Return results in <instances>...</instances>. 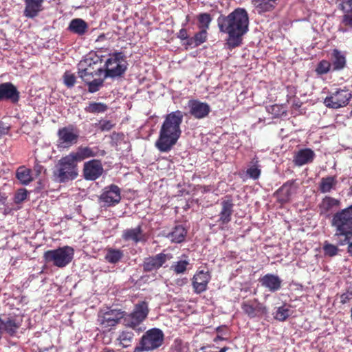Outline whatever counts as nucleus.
Returning a JSON list of instances; mask_svg holds the SVG:
<instances>
[{"label": "nucleus", "instance_id": "obj_9", "mask_svg": "<svg viewBox=\"0 0 352 352\" xmlns=\"http://www.w3.org/2000/svg\"><path fill=\"white\" fill-rule=\"evenodd\" d=\"M164 333L157 328L148 330L141 338L133 352L151 351L159 348L163 343Z\"/></svg>", "mask_w": 352, "mask_h": 352}, {"label": "nucleus", "instance_id": "obj_58", "mask_svg": "<svg viewBox=\"0 0 352 352\" xmlns=\"http://www.w3.org/2000/svg\"><path fill=\"white\" fill-rule=\"evenodd\" d=\"M301 107V102L299 100H294L292 104V108L295 110L298 109Z\"/></svg>", "mask_w": 352, "mask_h": 352}, {"label": "nucleus", "instance_id": "obj_2", "mask_svg": "<svg viewBox=\"0 0 352 352\" xmlns=\"http://www.w3.org/2000/svg\"><path fill=\"white\" fill-rule=\"evenodd\" d=\"M184 113L177 110L167 114L160 127L155 146L161 153H168L176 144L182 135L181 124Z\"/></svg>", "mask_w": 352, "mask_h": 352}, {"label": "nucleus", "instance_id": "obj_55", "mask_svg": "<svg viewBox=\"0 0 352 352\" xmlns=\"http://www.w3.org/2000/svg\"><path fill=\"white\" fill-rule=\"evenodd\" d=\"M351 299H352V292L344 293L340 296V302L342 304L346 303Z\"/></svg>", "mask_w": 352, "mask_h": 352}, {"label": "nucleus", "instance_id": "obj_27", "mask_svg": "<svg viewBox=\"0 0 352 352\" xmlns=\"http://www.w3.org/2000/svg\"><path fill=\"white\" fill-rule=\"evenodd\" d=\"M43 0H25L24 15L28 18H34L42 10Z\"/></svg>", "mask_w": 352, "mask_h": 352}, {"label": "nucleus", "instance_id": "obj_18", "mask_svg": "<svg viewBox=\"0 0 352 352\" xmlns=\"http://www.w3.org/2000/svg\"><path fill=\"white\" fill-rule=\"evenodd\" d=\"M19 98L20 93L12 82L0 84V101L8 100L15 104L19 102Z\"/></svg>", "mask_w": 352, "mask_h": 352}, {"label": "nucleus", "instance_id": "obj_35", "mask_svg": "<svg viewBox=\"0 0 352 352\" xmlns=\"http://www.w3.org/2000/svg\"><path fill=\"white\" fill-rule=\"evenodd\" d=\"M338 204V200L330 197H326L322 199L320 205V214H328Z\"/></svg>", "mask_w": 352, "mask_h": 352}, {"label": "nucleus", "instance_id": "obj_43", "mask_svg": "<svg viewBox=\"0 0 352 352\" xmlns=\"http://www.w3.org/2000/svg\"><path fill=\"white\" fill-rule=\"evenodd\" d=\"M105 78H94L90 80L87 85L88 86V91L90 93H95L98 91L103 85L104 80Z\"/></svg>", "mask_w": 352, "mask_h": 352}, {"label": "nucleus", "instance_id": "obj_14", "mask_svg": "<svg viewBox=\"0 0 352 352\" xmlns=\"http://www.w3.org/2000/svg\"><path fill=\"white\" fill-rule=\"evenodd\" d=\"M104 168L100 160H91L83 165V177L86 180L95 181L102 174Z\"/></svg>", "mask_w": 352, "mask_h": 352}, {"label": "nucleus", "instance_id": "obj_21", "mask_svg": "<svg viewBox=\"0 0 352 352\" xmlns=\"http://www.w3.org/2000/svg\"><path fill=\"white\" fill-rule=\"evenodd\" d=\"M296 190L297 187L293 181L287 182L276 192L278 201L281 204L289 201Z\"/></svg>", "mask_w": 352, "mask_h": 352}, {"label": "nucleus", "instance_id": "obj_41", "mask_svg": "<svg viewBox=\"0 0 352 352\" xmlns=\"http://www.w3.org/2000/svg\"><path fill=\"white\" fill-rule=\"evenodd\" d=\"M266 110L274 118H278L286 114V110L284 107L276 104L266 107Z\"/></svg>", "mask_w": 352, "mask_h": 352}, {"label": "nucleus", "instance_id": "obj_15", "mask_svg": "<svg viewBox=\"0 0 352 352\" xmlns=\"http://www.w3.org/2000/svg\"><path fill=\"white\" fill-rule=\"evenodd\" d=\"M72 157L78 164L87 158L94 157L97 156H102L104 155V151L100 150L98 147H89V146H78L76 151H72L69 153Z\"/></svg>", "mask_w": 352, "mask_h": 352}, {"label": "nucleus", "instance_id": "obj_17", "mask_svg": "<svg viewBox=\"0 0 352 352\" xmlns=\"http://www.w3.org/2000/svg\"><path fill=\"white\" fill-rule=\"evenodd\" d=\"M189 113L196 119H203L206 118L210 113L211 109L210 105L198 100H190L188 102Z\"/></svg>", "mask_w": 352, "mask_h": 352}, {"label": "nucleus", "instance_id": "obj_4", "mask_svg": "<svg viewBox=\"0 0 352 352\" xmlns=\"http://www.w3.org/2000/svg\"><path fill=\"white\" fill-rule=\"evenodd\" d=\"M149 313L148 303L141 301L135 305L133 310L131 313L124 311L122 324L126 328H130L137 334L145 330L143 322L146 320Z\"/></svg>", "mask_w": 352, "mask_h": 352}, {"label": "nucleus", "instance_id": "obj_3", "mask_svg": "<svg viewBox=\"0 0 352 352\" xmlns=\"http://www.w3.org/2000/svg\"><path fill=\"white\" fill-rule=\"evenodd\" d=\"M331 225L336 228L335 237H342L338 243L340 245L349 244L348 252L352 256V204L336 212L332 218Z\"/></svg>", "mask_w": 352, "mask_h": 352}, {"label": "nucleus", "instance_id": "obj_1", "mask_svg": "<svg viewBox=\"0 0 352 352\" xmlns=\"http://www.w3.org/2000/svg\"><path fill=\"white\" fill-rule=\"evenodd\" d=\"M217 21L219 31L228 35V47L239 46L242 43L243 36L249 30V16L246 10L238 8L227 16L221 14Z\"/></svg>", "mask_w": 352, "mask_h": 352}, {"label": "nucleus", "instance_id": "obj_62", "mask_svg": "<svg viewBox=\"0 0 352 352\" xmlns=\"http://www.w3.org/2000/svg\"><path fill=\"white\" fill-rule=\"evenodd\" d=\"M103 352H116V351L113 349H105Z\"/></svg>", "mask_w": 352, "mask_h": 352}, {"label": "nucleus", "instance_id": "obj_22", "mask_svg": "<svg viewBox=\"0 0 352 352\" xmlns=\"http://www.w3.org/2000/svg\"><path fill=\"white\" fill-rule=\"evenodd\" d=\"M261 285L271 292H276L281 288L282 280L277 275L267 274L259 278Z\"/></svg>", "mask_w": 352, "mask_h": 352}, {"label": "nucleus", "instance_id": "obj_16", "mask_svg": "<svg viewBox=\"0 0 352 352\" xmlns=\"http://www.w3.org/2000/svg\"><path fill=\"white\" fill-rule=\"evenodd\" d=\"M123 318L124 311L120 309H109L104 313H100L98 321L104 327L108 328L116 326Z\"/></svg>", "mask_w": 352, "mask_h": 352}, {"label": "nucleus", "instance_id": "obj_57", "mask_svg": "<svg viewBox=\"0 0 352 352\" xmlns=\"http://www.w3.org/2000/svg\"><path fill=\"white\" fill-rule=\"evenodd\" d=\"M187 282L188 279L186 278H178L176 280V284L178 286H183L184 285L186 284Z\"/></svg>", "mask_w": 352, "mask_h": 352}, {"label": "nucleus", "instance_id": "obj_26", "mask_svg": "<svg viewBox=\"0 0 352 352\" xmlns=\"http://www.w3.org/2000/svg\"><path fill=\"white\" fill-rule=\"evenodd\" d=\"M135 333L134 331L128 329L120 331L116 338L118 345L124 349L131 346L134 340Z\"/></svg>", "mask_w": 352, "mask_h": 352}, {"label": "nucleus", "instance_id": "obj_10", "mask_svg": "<svg viewBox=\"0 0 352 352\" xmlns=\"http://www.w3.org/2000/svg\"><path fill=\"white\" fill-rule=\"evenodd\" d=\"M57 135L58 137V147L69 148L78 142L80 131L73 125H69L59 129Z\"/></svg>", "mask_w": 352, "mask_h": 352}, {"label": "nucleus", "instance_id": "obj_30", "mask_svg": "<svg viewBox=\"0 0 352 352\" xmlns=\"http://www.w3.org/2000/svg\"><path fill=\"white\" fill-rule=\"evenodd\" d=\"M88 24L82 19H72L68 26V30L78 36H83L88 30Z\"/></svg>", "mask_w": 352, "mask_h": 352}, {"label": "nucleus", "instance_id": "obj_19", "mask_svg": "<svg viewBox=\"0 0 352 352\" xmlns=\"http://www.w3.org/2000/svg\"><path fill=\"white\" fill-rule=\"evenodd\" d=\"M4 333L9 336H16L18 331L22 324V318L20 316H10L2 319Z\"/></svg>", "mask_w": 352, "mask_h": 352}, {"label": "nucleus", "instance_id": "obj_44", "mask_svg": "<svg viewBox=\"0 0 352 352\" xmlns=\"http://www.w3.org/2000/svg\"><path fill=\"white\" fill-rule=\"evenodd\" d=\"M331 68V64L329 61L322 60L320 61L316 67V72L319 75L327 74Z\"/></svg>", "mask_w": 352, "mask_h": 352}, {"label": "nucleus", "instance_id": "obj_13", "mask_svg": "<svg viewBox=\"0 0 352 352\" xmlns=\"http://www.w3.org/2000/svg\"><path fill=\"white\" fill-rule=\"evenodd\" d=\"M171 258L172 256L170 254H164L163 252L145 258L142 264L144 272H150L156 271Z\"/></svg>", "mask_w": 352, "mask_h": 352}, {"label": "nucleus", "instance_id": "obj_12", "mask_svg": "<svg viewBox=\"0 0 352 352\" xmlns=\"http://www.w3.org/2000/svg\"><path fill=\"white\" fill-rule=\"evenodd\" d=\"M99 199L104 207L115 206L121 200L120 188L114 184L105 187Z\"/></svg>", "mask_w": 352, "mask_h": 352}, {"label": "nucleus", "instance_id": "obj_36", "mask_svg": "<svg viewBox=\"0 0 352 352\" xmlns=\"http://www.w3.org/2000/svg\"><path fill=\"white\" fill-rule=\"evenodd\" d=\"M186 230L182 226H176L173 230L168 234V238L174 243H181L182 242L186 235Z\"/></svg>", "mask_w": 352, "mask_h": 352}, {"label": "nucleus", "instance_id": "obj_60", "mask_svg": "<svg viewBox=\"0 0 352 352\" xmlns=\"http://www.w3.org/2000/svg\"><path fill=\"white\" fill-rule=\"evenodd\" d=\"M43 168V167L41 166V165H38V164H36L35 166H34V169L38 173H41V169Z\"/></svg>", "mask_w": 352, "mask_h": 352}, {"label": "nucleus", "instance_id": "obj_5", "mask_svg": "<svg viewBox=\"0 0 352 352\" xmlns=\"http://www.w3.org/2000/svg\"><path fill=\"white\" fill-rule=\"evenodd\" d=\"M101 63L100 56L95 52L89 53L78 64L79 77L87 84L95 76H100L103 74V68L98 65Z\"/></svg>", "mask_w": 352, "mask_h": 352}, {"label": "nucleus", "instance_id": "obj_49", "mask_svg": "<svg viewBox=\"0 0 352 352\" xmlns=\"http://www.w3.org/2000/svg\"><path fill=\"white\" fill-rule=\"evenodd\" d=\"M27 198V190L25 189L19 190L14 195V202L20 204Z\"/></svg>", "mask_w": 352, "mask_h": 352}, {"label": "nucleus", "instance_id": "obj_56", "mask_svg": "<svg viewBox=\"0 0 352 352\" xmlns=\"http://www.w3.org/2000/svg\"><path fill=\"white\" fill-rule=\"evenodd\" d=\"M9 131V126L2 122H0V138L7 134Z\"/></svg>", "mask_w": 352, "mask_h": 352}, {"label": "nucleus", "instance_id": "obj_38", "mask_svg": "<svg viewBox=\"0 0 352 352\" xmlns=\"http://www.w3.org/2000/svg\"><path fill=\"white\" fill-rule=\"evenodd\" d=\"M30 173V169L21 166L16 170V177L22 184L28 185L33 179Z\"/></svg>", "mask_w": 352, "mask_h": 352}, {"label": "nucleus", "instance_id": "obj_52", "mask_svg": "<svg viewBox=\"0 0 352 352\" xmlns=\"http://www.w3.org/2000/svg\"><path fill=\"white\" fill-rule=\"evenodd\" d=\"M113 125L110 120H101L99 123V127L102 131H109Z\"/></svg>", "mask_w": 352, "mask_h": 352}, {"label": "nucleus", "instance_id": "obj_54", "mask_svg": "<svg viewBox=\"0 0 352 352\" xmlns=\"http://www.w3.org/2000/svg\"><path fill=\"white\" fill-rule=\"evenodd\" d=\"M342 23L352 28V9L349 14H344L343 16Z\"/></svg>", "mask_w": 352, "mask_h": 352}, {"label": "nucleus", "instance_id": "obj_47", "mask_svg": "<svg viewBox=\"0 0 352 352\" xmlns=\"http://www.w3.org/2000/svg\"><path fill=\"white\" fill-rule=\"evenodd\" d=\"M254 309L256 317H258L267 314V309L262 303L259 302L257 300L254 299Z\"/></svg>", "mask_w": 352, "mask_h": 352}, {"label": "nucleus", "instance_id": "obj_6", "mask_svg": "<svg viewBox=\"0 0 352 352\" xmlns=\"http://www.w3.org/2000/svg\"><path fill=\"white\" fill-rule=\"evenodd\" d=\"M78 175V164L69 154L61 157L53 170L54 179L60 183H66L74 180Z\"/></svg>", "mask_w": 352, "mask_h": 352}, {"label": "nucleus", "instance_id": "obj_40", "mask_svg": "<svg viewBox=\"0 0 352 352\" xmlns=\"http://www.w3.org/2000/svg\"><path fill=\"white\" fill-rule=\"evenodd\" d=\"M197 20L199 22V28L202 30L209 29L210 24L212 21V17L208 13H201L197 16Z\"/></svg>", "mask_w": 352, "mask_h": 352}, {"label": "nucleus", "instance_id": "obj_29", "mask_svg": "<svg viewBox=\"0 0 352 352\" xmlns=\"http://www.w3.org/2000/svg\"><path fill=\"white\" fill-rule=\"evenodd\" d=\"M278 0H252V3L256 12L261 14L274 9Z\"/></svg>", "mask_w": 352, "mask_h": 352}, {"label": "nucleus", "instance_id": "obj_59", "mask_svg": "<svg viewBox=\"0 0 352 352\" xmlns=\"http://www.w3.org/2000/svg\"><path fill=\"white\" fill-rule=\"evenodd\" d=\"M3 333H4V331H3V320H2V318H0V339L2 338Z\"/></svg>", "mask_w": 352, "mask_h": 352}, {"label": "nucleus", "instance_id": "obj_8", "mask_svg": "<svg viewBox=\"0 0 352 352\" xmlns=\"http://www.w3.org/2000/svg\"><path fill=\"white\" fill-rule=\"evenodd\" d=\"M104 78H115L122 76L128 67L125 55L122 52H118L109 54V57L104 64Z\"/></svg>", "mask_w": 352, "mask_h": 352}, {"label": "nucleus", "instance_id": "obj_32", "mask_svg": "<svg viewBox=\"0 0 352 352\" xmlns=\"http://www.w3.org/2000/svg\"><path fill=\"white\" fill-rule=\"evenodd\" d=\"M337 184L338 180L336 176L322 177L319 184V190L322 193L330 192L336 189Z\"/></svg>", "mask_w": 352, "mask_h": 352}, {"label": "nucleus", "instance_id": "obj_24", "mask_svg": "<svg viewBox=\"0 0 352 352\" xmlns=\"http://www.w3.org/2000/svg\"><path fill=\"white\" fill-rule=\"evenodd\" d=\"M315 153L310 148H302L295 153L294 163L298 166L311 163L315 158Z\"/></svg>", "mask_w": 352, "mask_h": 352}, {"label": "nucleus", "instance_id": "obj_25", "mask_svg": "<svg viewBox=\"0 0 352 352\" xmlns=\"http://www.w3.org/2000/svg\"><path fill=\"white\" fill-rule=\"evenodd\" d=\"M222 208L219 213V222L222 225H226L231 221V217L233 212L234 204L230 199L223 200L221 202Z\"/></svg>", "mask_w": 352, "mask_h": 352}, {"label": "nucleus", "instance_id": "obj_34", "mask_svg": "<svg viewBox=\"0 0 352 352\" xmlns=\"http://www.w3.org/2000/svg\"><path fill=\"white\" fill-rule=\"evenodd\" d=\"M292 314L293 311L291 309V307L285 304L278 307L273 315L274 319L280 322H283L292 316Z\"/></svg>", "mask_w": 352, "mask_h": 352}, {"label": "nucleus", "instance_id": "obj_33", "mask_svg": "<svg viewBox=\"0 0 352 352\" xmlns=\"http://www.w3.org/2000/svg\"><path fill=\"white\" fill-rule=\"evenodd\" d=\"M190 265V261L188 256L185 254L182 256V258L177 262H174L170 270H173L176 274H184Z\"/></svg>", "mask_w": 352, "mask_h": 352}, {"label": "nucleus", "instance_id": "obj_42", "mask_svg": "<svg viewBox=\"0 0 352 352\" xmlns=\"http://www.w3.org/2000/svg\"><path fill=\"white\" fill-rule=\"evenodd\" d=\"M241 308L244 313L250 318H255L254 300H247L242 303Z\"/></svg>", "mask_w": 352, "mask_h": 352}, {"label": "nucleus", "instance_id": "obj_45", "mask_svg": "<svg viewBox=\"0 0 352 352\" xmlns=\"http://www.w3.org/2000/svg\"><path fill=\"white\" fill-rule=\"evenodd\" d=\"M323 251L326 256H334L338 254L339 250L336 245L325 241L323 245Z\"/></svg>", "mask_w": 352, "mask_h": 352}, {"label": "nucleus", "instance_id": "obj_48", "mask_svg": "<svg viewBox=\"0 0 352 352\" xmlns=\"http://www.w3.org/2000/svg\"><path fill=\"white\" fill-rule=\"evenodd\" d=\"M63 78L64 83L67 87H72L76 82L75 76L68 72L65 73Z\"/></svg>", "mask_w": 352, "mask_h": 352}, {"label": "nucleus", "instance_id": "obj_11", "mask_svg": "<svg viewBox=\"0 0 352 352\" xmlns=\"http://www.w3.org/2000/svg\"><path fill=\"white\" fill-rule=\"evenodd\" d=\"M351 97V92L349 89H339L327 96L324 100V104L329 108L339 109L346 107Z\"/></svg>", "mask_w": 352, "mask_h": 352}, {"label": "nucleus", "instance_id": "obj_51", "mask_svg": "<svg viewBox=\"0 0 352 352\" xmlns=\"http://www.w3.org/2000/svg\"><path fill=\"white\" fill-rule=\"evenodd\" d=\"M188 21V16L186 18V23L182 24V26L184 27ZM177 37L179 38L181 41H185L188 37L187 30L184 28H182L177 34Z\"/></svg>", "mask_w": 352, "mask_h": 352}, {"label": "nucleus", "instance_id": "obj_46", "mask_svg": "<svg viewBox=\"0 0 352 352\" xmlns=\"http://www.w3.org/2000/svg\"><path fill=\"white\" fill-rule=\"evenodd\" d=\"M195 40L196 41L198 45H201L202 43H205L208 38V32L207 30L201 29L200 31L197 32L194 36Z\"/></svg>", "mask_w": 352, "mask_h": 352}, {"label": "nucleus", "instance_id": "obj_39", "mask_svg": "<svg viewBox=\"0 0 352 352\" xmlns=\"http://www.w3.org/2000/svg\"><path fill=\"white\" fill-rule=\"evenodd\" d=\"M108 109V106L103 102H91L85 108V111L89 113H101Z\"/></svg>", "mask_w": 352, "mask_h": 352}, {"label": "nucleus", "instance_id": "obj_23", "mask_svg": "<svg viewBox=\"0 0 352 352\" xmlns=\"http://www.w3.org/2000/svg\"><path fill=\"white\" fill-rule=\"evenodd\" d=\"M122 237L125 241H132L135 244L146 241L145 234L143 233L140 225L135 228L124 230L122 232Z\"/></svg>", "mask_w": 352, "mask_h": 352}, {"label": "nucleus", "instance_id": "obj_61", "mask_svg": "<svg viewBox=\"0 0 352 352\" xmlns=\"http://www.w3.org/2000/svg\"><path fill=\"white\" fill-rule=\"evenodd\" d=\"M105 38V35L104 34H100L96 39V41H103Z\"/></svg>", "mask_w": 352, "mask_h": 352}, {"label": "nucleus", "instance_id": "obj_50", "mask_svg": "<svg viewBox=\"0 0 352 352\" xmlns=\"http://www.w3.org/2000/svg\"><path fill=\"white\" fill-rule=\"evenodd\" d=\"M339 7L344 14H349L352 10V0H343Z\"/></svg>", "mask_w": 352, "mask_h": 352}, {"label": "nucleus", "instance_id": "obj_7", "mask_svg": "<svg viewBox=\"0 0 352 352\" xmlns=\"http://www.w3.org/2000/svg\"><path fill=\"white\" fill-rule=\"evenodd\" d=\"M74 256V249L71 246L65 245L45 251L43 254V259L47 264L63 268L72 262Z\"/></svg>", "mask_w": 352, "mask_h": 352}, {"label": "nucleus", "instance_id": "obj_37", "mask_svg": "<svg viewBox=\"0 0 352 352\" xmlns=\"http://www.w3.org/2000/svg\"><path fill=\"white\" fill-rule=\"evenodd\" d=\"M123 256V251L118 249L108 248L107 250L104 258L108 263L111 264H116L118 263L122 258Z\"/></svg>", "mask_w": 352, "mask_h": 352}, {"label": "nucleus", "instance_id": "obj_20", "mask_svg": "<svg viewBox=\"0 0 352 352\" xmlns=\"http://www.w3.org/2000/svg\"><path fill=\"white\" fill-rule=\"evenodd\" d=\"M211 278L208 272L201 270L197 272L192 278V286L195 292L201 294L207 289L208 284Z\"/></svg>", "mask_w": 352, "mask_h": 352}, {"label": "nucleus", "instance_id": "obj_28", "mask_svg": "<svg viewBox=\"0 0 352 352\" xmlns=\"http://www.w3.org/2000/svg\"><path fill=\"white\" fill-rule=\"evenodd\" d=\"M332 71H340L343 69L346 65L345 54L337 49H334L331 53Z\"/></svg>", "mask_w": 352, "mask_h": 352}, {"label": "nucleus", "instance_id": "obj_31", "mask_svg": "<svg viewBox=\"0 0 352 352\" xmlns=\"http://www.w3.org/2000/svg\"><path fill=\"white\" fill-rule=\"evenodd\" d=\"M261 174V166L259 164L258 158L255 156L248 165L246 175L253 180H257L260 177Z\"/></svg>", "mask_w": 352, "mask_h": 352}, {"label": "nucleus", "instance_id": "obj_53", "mask_svg": "<svg viewBox=\"0 0 352 352\" xmlns=\"http://www.w3.org/2000/svg\"><path fill=\"white\" fill-rule=\"evenodd\" d=\"M183 45H185L186 49L188 47L195 48V47H197L199 46L198 44L197 43L196 41L195 40L194 36H192V37L188 36V38H186L185 40V42L183 43Z\"/></svg>", "mask_w": 352, "mask_h": 352}]
</instances>
